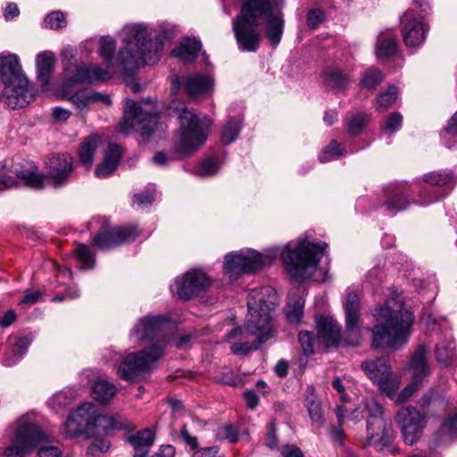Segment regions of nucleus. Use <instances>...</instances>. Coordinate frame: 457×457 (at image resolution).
Instances as JSON below:
<instances>
[{
  "label": "nucleus",
  "instance_id": "nucleus-1",
  "mask_svg": "<svg viewBox=\"0 0 457 457\" xmlns=\"http://www.w3.org/2000/svg\"><path fill=\"white\" fill-rule=\"evenodd\" d=\"M326 247L325 243L312 244L302 239L297 244L290 242L283 251L278 247L267 249L263 253L245 249L227 254L224 267L230 278H237L241 273L253 272L270 265L278 255H281L290 277L300 282L312 276L317 268L319 256Z\"/></svg>",
  "mask_w": 457,
  "mask_h": 457
},
{
  "label": "nucleus",
  "instance_id": "nucleus-2",
  "mask_svg": "<svg viewBox=\"0 0 457 457\" xmlns=\"http://www.w3.org/2000/svg\"><path fill=\"white\" fill-rule=\"evenodd\" d=\"M239 4L240 11L231 21L238 49L256 52L262 42V27L269 43L277 46L284 33L285 0H239Z\"/></svg>",
  "mask_w": 457,
  "mask_h": 457
},
{
  "label": "nucleus",
  "instance_id": "nucleus-3",
  "mask_svg": "<svg viewBox=\"0 0 457 457\" xmlns=\"http://www.w3.org/2000/svg\"><path fill=\"white\" fill-rule=\"evenodd\" d=\"M120 35L123 46L117 57H114L116 44L112 37L104 36L99 42V55L106 66L104 70L111 71V78L118 69L132 71L160 60L166 33L157 34L145 25L132 24L125 26Z\"/></svg>",
  "mask_w": 457,
  "mask_h": 457
},
{
  "label": "nucleus",
  "instance_id": "nucleus-4",
  "mask_svg": "<svg viewBox=\"0 0 457 457\" xmlns=\"http://www.w3.org/2000/svg\"><path fill=\"white\" fill-rule=\"evenodd\" d=\"M278 304L276 290L271 287L252 289L248 295V314L245 328H237L228 334V338L241 341L231 345L235 354L245 353L256 349L262 343L273 336V314Z\"/></svg>",
  "mask_w": 457,
  "mask_h": 457
},
{
  "label": "nucleus",
  "instance_id": "nucleus-5",
  "mask_svg": "<svg viewBox=\"0 0 457 457\" xmlns=\"http://www.w3.org/2000/svg\"><path fill=\"white\" fill-rule=\"evenodd\" d=\"M165 326V320L162 316H147L138 320L130 332V337L136 342L149 343L150 349L128 354L118 368L120 378L127 381L137 379L147 373L162 356Z\"/></svg>",
  "mask_w": 457,
  "mask_h": 457
},
{
  "label": "nucleus",
  "instance_id": "nucleus-6",
  "mask_svg": "<svg viewBox=\"0 0 457 457\" xmlns=\"http://www.w3.org/2000/svg\"><path fill=\"white\" fill-rule=\"evenodd\" d=\"M373 317L375 324L369 328L372 348L396 351L408 343L414 316L399 296L376 307Z\"/></svg>",
  "mask_w": 457,
  "mask_h": 457
},
{
  "label": "nucleus",
  "instance_id": "nucleus-7",
  "mask_svg": "<svg viewBox=\"0 0 457 457\" xmlns=\"http://www.w3.org/2000/svg\"><path fill=\"white\" fill-rule=\"evenodd\" d=\"M125 420L120 415H103L97 407L85 403L72 412L62 428L67 437L83 435L87 437H97L115 430L125 428Z\"/></svg>",
  "mask_w": 457,
  "mask_h": 457
},
{
  "label": "nucleus",
  "instance_id": "nucleus-8",
  "mask_svg": "<svg viewBox=\"0 0 457 457\" xmlns=\"http://www.w3.org/2000/svg\"><path fill=\"white\" fill-rule=\"evenodd\" d=\"M179 119L181 129L179 152L190 154L206 141L207 132L212 122L207 116H200L187 107L181 109Z\"/></svg>",
  "mask_w": 457,
  "mask_h": 457
},
{
  "label": "nucleus",
  "instance_id": "nucleus-9",
  "mask_svg": "<svg viewBox=\"0 0 457 457\" xmlns=\"http://www.w3.org/2000/svg\"><path fill=\"white\" fill-rule=\"evenodd\" d=\"M62 66L64 82L62 86L66 91L71 83H92L107 81L111 79V71L103 70L97 64L86 65L76 61L77 51L71 46H67L62 53Z\"/></svg>",
  "mask_w": 457,
  "mask_h": 457
},
{
  "label": "nucleus",
  "instance_id": "nucleus-10",
  "mask_svg": "<svg viewBox=\"0 0 457 457\" xmlns=\"http://www.w3.org/2000/svg\"><path fill=\"white\" fill-rule=\"evenodd\" d=\"M157 112L154 111L151 101L136 103L132 100L126 102L122 121L119 129L125 134L133 131L139 133L142 137H150L158 125Z\"/></svg>",
  "mask_w": 457,
  "mask_h": 457
},
{
  "label": "nucleus",
  "instance_id": "nucleus-11",
  "mask_svg": "<svg viewBox=\"0 0 457 457\" xmlns=\"http://www.w3.org/2000/svg\"><path fill=\"white\" fill-rule=\"evenodd\" d=\"M15 431L12 445L4 452L6 457H24L46 438L38 426L24 417L17 421Z\"/></svg>",
  "mask_w": 457,
  "mask_h": 457
},
{
  "label": "nucleus",
  "instance_id": "nucleus-12",
  "mask_svg": "<svg viewBox=\"0 0 457 457\" xmlns=\"http://www.w3.org/2000/svg\"><path fill=\"white\" fill-rule=\"evenodd\" d=\"M428 10L426 1L414 0L412 7L401 18L403 38L407 46L416 47L424 42L428 29L423 19Z\"/></svg>",
  "mask_w": 457,
  "mask_h": 457
},
{
  "label": "nucleus",
  "instance_id": "nucleus-13",
  "mask_svg": "<svg viewBox=\"0 0 457 457\" xmlns=\"http://www.w3.org/2000/svg\"><path fill=\"white\" fill-rule=\"evenodd\" d=\"M364 410L368 413L367 431L369 444L378 450L389 445L393 438V430L390 423L383 418V408L374 399L365 402Z\"/></svg>",
  "mask_w": 457,
  "mask_h": 457
},
{
  "label": "nucleus",
  "instance_id": "nucleus-14",
  "mask_svg": "<svg viewBox=\"0 0 457 457\" xmlns=\"http://www.w3.org/2000/svg\"><path fill=\"white\" fill-rule=\"evenodd\" d=\"M361 369L367 377L376 385L379 390L390 398H393L401 383L398 375L393 373L385 357L365 361L361 363Z\"/></svg>",
  "mask_w": 457,
  "mask_h": 457
},
{
  "label": "nucleus",
  "instance_id": "nucleus-15",
  "mask_svg": "<svg viewBox=\"0 0 457 457\" xmlns=\"http://www.w3.org/2000/svg\"><path fill=\"white\" fill-rule=\"evenodd\" d=\"M343 307L345 316L344 340L348 345H358L362 339V330L360 319L361 304L356 291L347 288Z\"/></svg>",
  "mask_w": 457,
  "mask_h": 457
},
{
  "label": "nucleus",
  "instance_id": "nucleus-16",
  "mask_svg": "<svg viewBox=\"0 0 457 457\" xmlns=\"http://www.w3.org/2000/svg\"><path fill=\"white\" fill-rule=\"evenodd\" d=\"M395 422L400 428L405 444L412 445L421 437L427 425V418L414 407L406 406L397 411Z\"/></svg>",
  "mask_w": 457,
  "mask_h": 457
},
{
  "label": "nucleus",
  "instance_id": "nucleus-17",
  "mask_svg": "<svg viewBox=\"0 0 457 457\" xmlns=\"http://www.w3.org/2000/svg\"><path fill=\"white\" fill-rule=\"evenodd\" d=\"M210 283L205 273L199 270H194L177 278L171 286V291L180 299L188 300L204 292Z\"/></svg>",
  "mask_w": 457,
  "mask_h": 457
},
{
  "label": "nucleus",
  "instance_id": "nucleus-18",
  "mask_svg": "<svg viewBox=\"0 0 457 457\" xmlns=\"http://www.w3.org/2000/svg\"><path fill=\"white\" fill-rule=\"evenodd\" d=\"M49 174L44 177L46 185L60 187L65 185L71 178L72 170V157L69 154H53L48 159Z\"/></svg>",
  "mask_w": 457,
  "mask_h": 457
},
{
  "label": "nucleus",
  "instance_id": "nucleus-19",
  "mask_svg": "<svg viewBox=\"0 0 457 457\" xmlns=\"http://www.w3.org/2000/svg\"><path fill=\"white\" fill-rule=\"evenodd\" d=\"M7 166L9 170L21 179L24 185L35 189L44 187V176L37 172V167L32 162L17 156Z\"/></svg>",
  "mask_w": 457,
  "mask_h": 457
},
{
  "label": "nucleus",
  "instance_id": "nucleus-20",
  "mask_svg": "<svg viewBox=\"0 0 457 457\" xmlns=\"http://www.w3.org/2000/svg\"><path fill=\"white\" fill-rule=\"evenodd\" d=\"M139 233L136 227L115 228L108 231L99 233L94 238V244L102 250H106L120 244L133 241Z\"/></svg>",
  "mask_w": 457,
  "mask_h": 457
},
{
  "label": "nucleus",
  "instance_id": "nucleus-21",
  "mask_svg": "<svg viewBox=\"0 0 457 457\" xmlns=\"http://www.w3.org/2000/svg\"><path fill=\"white\" fill-rule=\"evenodd\" d=\"M4 102L11 109L23 108L34 99V91L29 80L25 83H13L5 86L4 91Z\"/></svg>",
  "mask_w": 457,
  "mask_h": 457
},
{
  "label": "nucleus",
  "instance_id": "nucleus-22",
  "mask_svg": "<svg viewBox=\"0 0 457 457\" xmlns=\"http://www.w3.org/2000/svg\"><path fill=\"white\" fill-rule=\"evenodd\" d=\"M0 79L5 86L25 83L28 79L22 72L18 55L9 54L0 56Z\"/></svg>",
  "mask_w": 457,
  "mask_h": 457
},
{
  "label": "nucleus",
  "instance_id": "nucleus-23",
  "mask_svg": "<svg viewBox=\"0 0 457 457\" xmlns=\"http://www.w3.org/2000/svg\"><path fill=\"white\" fill-rule=\"evenodd\" d=\"M385 194L386 201L383 206L388 215H395L398 212L406 209L410 204L407 199L406 185L390 186L385 190Z\"/></svg>",
  "mask_w": 457,
  "mask_h": 457
},
{
  "label": "nucleus",
  "instance_id": "nucleus-24",
  "mask_svg": "<svg viewBox=\"0 0 457 457\" xmlns=\"http://www.w3.org/2000/svg\"><path fill=\"white\" fill-rule=\"evenodd\" d=\"M428 353V351L425 345H419L411 355L407 364V370L411 373V378L419 379V382L421 383L430 373Z\"/></svg>",
  "mask_w": 457,
  "mask_h": 457
},
{
  "label": "nucleus",
  "instance_id": "nucleus-25",
  "mask_svg": "<svg viewBox=\"0 0 457 457\" xmlns=\"http://www.w3.org/2000/svg\"><path fill=\"white\" fill-rule=\"evenodd\" d=\"M184 87L191 98L200 97L213 87V79L209 74L192 73L184 79Z\"/></svg>",
  "mask_w": 457,
  "mask_h": 457
},
{
  "label": "nucleus",
  "instance_id": "nucleus-26",
  "mask_svg": "<svg viewBox=\"0 0 457 457\" xmlns=\"http://www.w3.org/2000/svg\"><path fill=\"white\" fill-rule=\"evenodd\" d=\"M316 325L319 337L327 346L337 345L341 339L340 325L331 317H318Z\"/></svg>",
  "mask_w": 457,
  "mask_h": 457
},
{
  "label": "nucleus",
  "instance_id": "nucleus-27",
  "mask_svg": "<svg viewBox=\"0 0 457 457\" xmlns=\"http://www.w3.org/2000/svg\"><path fill=\"white\" fill-rule=\"evenodd\" d=\"M32 339L29 337L11 336L7 339V350L3 362L7 367L15 365L26 353Z\"/></svg>",
  "mask_w": 457,
  "mask_h": 457
},
{
  "label": "nucleus",
  "instance_id": "nucleus-28",
  "mask_svg": "<svg viewBox=\"0 0 457 457\" xmlns=\"http://www.w3.org/2000/svg\"><path fill=\"white\" fill-rule=\"evenodd\" d=\"M120 148L117 145H110L104 153V161L100 163L95 174L97 178H105L111 175L117 168L120 158Z\"/></svg>",
  "mask_w": 457,
  "mask_h": 457
},
{
  "label": "nucleus",
  "instance_id": "nucleus-29",
  "mask_svg": "<svg viewBox=\"0 0 457 457\" xmlns=\"http://www.w3.org/2000/svg\"><path fill=\"white\" fill-rule=\"evenodd\" d=\"M37 78L41 85L46 87L51 79L55 65L54 54L51 52H43L36 59Z\"/></svg>",
  "mask_w": 457,
  "mask_h": 457
},
{
  "label": "nucleus",
  "instance_id": "nucleus-30",
  "mask_svg": "<svg viewBox=\"0 0 457 457\" xmlns=\"http://www.w3.org/2000/svg\"><path fill=\"white\" fill-rule=\"evenodd\" d=\"M303 293L304 289L299 287L288 295L286 314L291 323L296 324L301 320L304 305Z\"/></svg>",
  "mask_w": 457,
  "mask_h": 457
},
{
  "label": "nucleus",
  "instance_id": "nucleus-31",
  "mask_svg": "<svg viewBox=\"0 0 457 457\" xmlns=\"http://www.w3.org/2000/svg\"><path fill=\"white\" fill-rule=\"evenodd\" d=\"M304 403L309 416L318 427L324 425V417L321 403L314 392V388L308 386L305 391Z\"/></svg>",
  "mask_w": 457,
  "mask_h": 457
},
{
  "label": "nucleus",
  "instance_id": "nucleus-32",
  "mask_svg": "<svg viewBox=\"0 0 457 457\" xmlns=\"http://www.w3.org/2000/svg\"><path fill=\"white\" fill-rule=\"evenodd\" d=\"M154 441L152 430L143 429L129 437V442L135 450V457H146L149 448Z\"/></svg>",
  "mask_w": 457,
  "mask_h": 457
},
{
  "label": "nucleus",
  "instance_id": "nucleus-33",
  "mask_svg": "<svg viewBox=\"0 0 457 457\" xmlns=\"http://www.w3.org/2000/svg\"><path fill=\"white\" fill-rule=\"evenodd\" d=\"M325 87L329 90H344L349 83V75L337 68H328L323 72Z\"/></svg>",
  "mask_w": 457,
  "mask_h": 457
},
{
  "label": "nucleus",
  "instance_id": "nucleus-34",
  "mask_svg": "<svg viewBox=\"0 0 457 457\" xmlns=\"http://www.w3.org/2000/svg\"><path fill=\"white\" fill-rule=\"evenodd\" d=\"M201 47L202 44L199 40L187 38L172 51V55L183 62H190L196 58Z\"/></svg>",
  "mask_w": 457,
  "mask_h": 457
},
{
  "label": "nucleus",
  "instance_id": "nucleus-35",
  "mask_svg": "<svg viewBox=\"0 0 457 457\" xmlns=\"http://www.w3.org/2000/svg\"><path fill=\"white\" fill-rule=\"evenodd\" d=\"M436 355L437 361L445 365H452L456 361L455 343L452 336L445 337L436 345Z\"/></svg>",
  "mask_w": 457,
  "mask_h": 457
},
{
  "label": "nucleus",
  "instance_id": "nucleus-36",
  "mask_svg": "<svg viewBox=\"0 0 457 457\" xmlns=\"http://www.w3.org/2000/svg\"><path fill=\"white\" fill-rule=\"evenodd\" d=\"M457 436V411L449 414L443 421L442 426L436 435L435 442L438 445L449 441Z\"/></svg>",
  "mask_w": 457,
  "mask_h": 457
},
{
  "label": "nucleus",
  "instance_id": "nucleus-37",
  "mask_svg": "<svg viewBox=\"0 0 457 457\" xmlns=\"http://www.w3.org/2000/svg\"><path fill=\"white\" fill-rule=\"evenodd\" d=\"M397 50L396 37L380 33L377 42V56L378 59H387Z\"/></svg>",
  "mask_w": 457,
  "mask_h": 457
},
{
  "label": "nucleus",
  "instance_id": "nucleus-38",
  "mask_svg": "<svg viewBox=\"0 0 457 457\" xmlns=\"http://www.w3.org/2000/svg\"><path fill=\"white\" fill-rule=\"evenodd\" d=\"M94 398L98 403H107L116 394V387L113 384L104 379H98L92 387Z\"/></svg>",
  "mask_w": 457,
  "mask_h": 457
},
{
  "label": "nucleus",
  "instance_id": "nucleus-39",
  "mask_svg": "<svg viewBox=\"0 0 457 457\" xmlns=\"http://www.w3.org/2000/svg\"><path fill=\"white\" fill-rule=\"evenodd\" d=\"M62 93L79 111L87 108L92 104L90 88H85L71 94L69 87H66V91L62 88Z\"/></svg>",
  "mask_w": 457,
  "mask_h": 457
},
{
  "label": "nucleus",
  "instance_id": "nucleus-40",
  "mask_svg": "<svg viewBox=\"0 0 457 457\" xmlns=\"http://www.w3.org/2000/svg\"><path fill=\"white\" fill-rule=\"evenodd\" d=\"M75 397L76 392L72 388H66L54 395L49 399L48 404L58 412L70 405Z\"/></svg>",
  "mask_w": 457,
  "mask_h": 457
},
{
  "label": "nucleus",
  "instance_id": "nucleus-41",
  "mask_svg": "<svg viewBox=\"0 0 457 457\" xmlns=\"http://www.w3.org/2000/svg\"><path fill=\"white\" fill-rule=\"evenodd\" d=\"M96 148L97 139L96 137H88L81 143L79 149V158L83 165H91Z\"/></svg>",
  "mask_w": 457,
  "mask_h": 457
},
{
  "label": "nucleus",
  "instance_id": "nucleus-42",
  "mask_svg": "<svg viewBox=\"0 0 457 457\" xmlns=\"http://www.w3.org/2000/svg\"><path fill=\"white\" fill-rule=\"evenodd\" d=\"M242 129V123L239 119L231 118L229 119L221 131V141L224 144H230L234 142Z\"/></svg>",
  "mask_w": 457,
  "mask_h": 457
},
{
  "label": "nucleus",
  "instance_id": "nucleus-43",
  "mask_svg": "<svg viewBox=\"0 0 457 457\" xmlns=\"http://www.w3.org/2000/svg\"><path fill=\"white\" fill-rule=\"evenodd\" d=\"M424 181L432 186L443 187L454 184L456 179L452 172H429L424 175Z\"/></svg>",
  "mask_w": 457,
  "mask_h": 457
},
{
  "label": "nucleus",
  "instance_id": "nucleus-44",
  "mask_svg": "<svg viewBox=\"0 0 457 457\" xmlns=\"http://www.w3.org/2000/svg\"><path fill=\"white\" fill-rule=\"evenodd\" d=\"M346 150L343 145L333 140L320 153L319 159L320 162H327L345 155Z\"/></svg>",
  "mask_w": 457,
  "mask_h": 457
},
{
  "label": "nucleus",
  "instance_id": "nucleus-45",
  "mask_svg": "<svg viewBox=\"0 0 457 457\" xmlns=\"http://www.w3.org/2000/svg\"><path fill=\"white\" fill-rule=\"evenodd\" d=\"M382 80L383 75L381 71L377 69L370 68L364 72L361 80V85L364 88L373 89L379 85Z\"/></svg>",
  "mask_w": 457,
  "mask_h": 457
},
{
  "label": "nucleus",
  "instance_id": "nucleus-46",
  "mask_svg": "<svg viewBox=\"0 0 457 457\" xmlns=\"http://www.w3.org/2000/svg\"><path fill=\"white\" fill-rule=\"evenodd\" d=\"M370 120L366 113L354 114L346 123L350 134L356 136L360 134Z\"/></svg>",
  "mask_w": 457,
  "mask_h": 457
},
{
  "label": "nucleus",
  "instance_id": "nucleus-47",
  "mask_svg": "<svg viewBox=\"0 0 457 457\" xmlns=\"http://www.w3.org/2000/svg\"><path fill=\"white\" fill-rule=\"evenodd\" d=\"M397 88L394 86L389 87L386 91L380 94L377 99V109L383 111L390 107L397 98Z\"/></svg>",
  "mask_w": 457,
  "mask_h": 457
},
{
  "label": "nucleus",
  "instance_id": "nucleus-48",
  "mask_svg": "<svg viewBox=\"0 0 457 457\" xmlns=\"http://www.w3.org/2000/svg\"><path fill=\"white\" fill-rule=\"evenodd\" d=\"M45 26L51 29H59L66 26L64 13L61 11L50 12L44 21Z\"/></svg>",
  "mask_w": 457,
  "mask_h": 457
},
{
  "label": "nucleus",
  "instance_id": "nucleus-49",
  "mask_svg": "<svg viewBox=\"0 0 457 457\" xmlns=\"http://www.w3.org/2000/svg\"><path fill=\"white\" fill-rule=\"evenodd\" d=\"M75 253L83 269H91L94 266L95 260L86 245H79L76 248Z\"/></svg>",
  "mask_w": 457,
  "mask_h": 457
},
{
  "label": "nucleus",
  "instance_id": "nucleus-50",
  "mask_svg": "<svg viewBox=\"0 0 457 457\" xmlns=\"http://www.w3.org/2000/svg\"><path fill=\"white\" fill-rule=\"evenodd\" d=\"M403 116L400 112H395L391 113L384 121L382 126L383 133L389 135L395 133L402 126Z\"/></svg>",
  "mask_w": 457,
  "mask_h": 457
},
{
  "label": "nucleus",
  "instance_id": "nucleus-51",
  "mask_svg": "<svg viewBox=\"0 0 457 457\" xmlns=\"http://www.w3.org/2000/svg\"><path fill=\"white\" fill-rule=\"evenodd\" d=\"M110 442L105 439H96L87 449V457H99L101 453L108 451Z\"/></svg>",
  "mask_w": 457,
  "mask_h": 457
},
{
  "label": "nucleus",
  "instance_id": "nucleus-52",
  "mask_svg": "<svg viewBox=\"0 0 457 457\" xmlns=\"http://www.w3.org/2000/svg\"><path fill=\"white\" fill-rule=\"evenodd\" d=\"M298 340L305 354L313 353L316 337L312 333L308 331H300Z\"/></svg>",
  "mask_w": 457,
  "mask_h": 457
},
{
  "label": "nucleus",
  "instance_id": "nucleus-53",
  "mask_svg": "<svg viewBox=\"0 0 457 457\" xmlns=\"http://www.w3.org/2000/svg\"><path fill=\"white\" fill-rule=\"evenodd\" d=\"M217 437L220 440H228L235 444L238 440L237 429L231 424L221 426L218 428Z\"/></svg>",
  "mask_w": 457,
  "mask_h": 457
},
{
  "label": "nucleus",
  "instance_id": "nucleus-54",
  "mask_svg": "<svg viewBox=\"0 0 457 457\" xmlns=\"http://www.w3.org/2000/svg\"><path fill=\"white\" fill-rule=\"evenodd\" d=\"M423 383L419 382V379L411 378V381L397 395L396 402L401 403L408 401V399L413 395L414 392L418 391Z\"/></svg>",
  "mask_w": 457,
  "mask_h": 457
},
{
  "label": "nucleus",
  "instance_id": "nucleus-55",
  "mask_svg": "<svg viewBox=\"0 0 457 457\" xmlns=\"http://www.w3.org/2000/svg\"><path fill=\"white\" fill-rule=\"evenodd\" d=\"M325 20L324 12L320 9H311L307 13V26L311 29H315Z\"/></svg>",
  "mask_w": 457,
  "mask_h": 457
},
{
  "label": "nucleus",
  "instance_id": "nucleus-56",
  "mask_svg": "<svg viewBox=\"0 0 457 457\" xmlns=\"http://www.w3.org/2000/svg\"><path fill=\"white\" fill-rule=\"evenodd\" d=\"M218 165L213 158L204 160L197 170V174L200 176H212L218 170Z\"/></svg>",
  "mask_w": 457,
  "mask_h": 457
},
{
  "label": "nucleus",
  "instance_id": "nucleus-57",
  "mask_svg": "<svg viewBox=\"0 0 457 457\" xmlns=\"http://www.w3.org/2000/svg\"><path fill=\"white\" fill-rule=\"evenodd\" d=\"M265 443H266V445L270 449H274L278 445V439H277V436H276V426H275V422L273 420H271L267 425Z\"/></svg>",
  "mask_w": 457,
  "mask_h": 457
},
{
  "label": "nucleus",
  "instance_id": "nucleus-58",
  "mask_svg": "<svg viewBox=\"0 0 457 457\" xmlns=\"http://www.w3.org/2000/svg\"><path fill=\"white\" fill-rule=\"evenodd\" d=\"M154 200V191H145L134 195V202L138 205L151 204Z\"/></svg>",
  "mask_w": 457,
  "mask_h": 457
},
{
  "label": "nucleus",
  "instance_id": "nucleus-59",
  "mask_svg": "<svg viewBox=\"0 0 457 457\" xmlns=\"http://www.w3.org/2000/svg\"><path fill=\"white\" fill-rule=\"evenodd\" d=\"M61 450L54 445L41 446L38 449L39 457H61Z\"/></svg>",
  "mask_w": 457,
  "mask_h": 457
},
{
  "label": "nucleus",
  "instance_id": "nucleus-60",
  "mask_svg": "<svg viewBox=\"0 0 457 457\" xmlns=\"http://www.w3.org/2000/svg\"><path fill=\"white\" fill-rule=\"evenodd\" d=\"M283 457H303L302 451L295 445H284L281 449Z\"/></svg>",
  "mask_w": 457,
  "mask_h": 457
},
{
  "label": "nucleus",
  "instance_id": "nucleus-61",
  "mask_svg": "<svg viewBox=\"0 0 457 457\" xmlns=\"http://www.w3.org/2000/svg\"><path fill=\"white\" fill-rule=\"evenodd\" d=\"M91 102L93 103H103L106 106L112 104L111 96L107 94L95 92L91 89Z\"/></svg>",
  "mask_w": 457,
  "mask_h": 457
},
{
  "label": "nucleus",
  "instance_id": "nucleus-62",
  "mask_svg": "<svg viewBox=\"0 0 457 457\" xmlns=\"http://www.w3.org/2000/svg\"><path fill=\"white\" fill-rule=\"evenodd\" d=\"M444 133H445V137L457 135V112L449 120L448 125L445 129Z\"/></svg>",
  "mask_w": 457,
  "mask_h": 457
},
{
  "label": "nucleus",
  "instance_id": "nucleus-63",
  "mask_svg": "<svg viewBox=\"0 0 457 457\" xmlns=\"http://www.w3.org/2000/svg\"><path fill=\"white\" fill-rule=\"evenodd\" d=\"M218 451L219 449L216 446L203 448L202 450L195 452L193 457H216Z\"/></svg>",
  "mask_w": 457,
  "mask_h": 457
},
{
  "label": "nucleus",
  "instance_id": "nucleus-64",
  "mask_svg": "<svg viewBox=\"0 0 457 457\" xmlns=\"http://www.w3.org/2000/svg\"><path fill=\"white\" fill-rule=\"evenodd\" d=\"M175 449L172 445H162L159 451L152 457H174Z\"/></svg>",
  "mask_w": 457,
  "mask_h": 457
}]
</instances>
